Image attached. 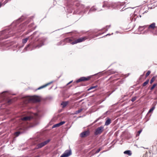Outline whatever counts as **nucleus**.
I'll return each mask as SVG.
<instances>
[{"label": "nucleus", "instance_id": "nucleus-13", "mask_svg": "<svg viewBox=\"0 0 157 157\" xmlns=\"http://www.w3.org/2000/svg\"><path fill=\"white\" fill-rule=\"evenodd\" d=\"M53 82H54V81H52L51 82H48V83L45 84L44 85H43V86L40 87H39L38 88H37V90H40V89H42L43 88H44L46 87L48 85H49L50 84H51Z\"/></svg>", "mask_w": 157, "mask_h": 157}, {"label": "nucleus", "instance_id": "nucleus-32", "mask_svg": "<svg viewBox=\"0 0 157 157\" xmlns=\"http://www.w3.org/2000/svg\"><path fill=\"white\" fill-rule=\"evenodd\" d=\"M150 73L151 71H148L146 74V77H147V76H148L150 75Z\"/></svg>", "mask_w": 157, "mask_h": 157}, {"label": "nucleus", "instance_id": "nucleus-26", "mask_svg": "<svg viewBox=\"0 0 157 157\" xmlns=\"http://www.w3.org/2000/svg\"><path fill=\"white\" fill-rule=\"evenodd\" d=\"M59 126H60V125H59V124L58 123V124H57L54 125L52 127V128H55L56 127H59Z\"/></svg>", "mask_w": 157, "mask_h": 157}, {"label": "nucleus", "instance_id": "nucleus-8", "mask_svg": "<svg viewBox=\"0 0 157 157\" xmlns=\"http://www.w3.org/2000/svg\"><path fill=\"white\" fill-rule=\"evenodd\" d=\"M91 78V76H89L87 77H81L76 81V83H78L81 81H88Z\"/></svg>", "mask_w": 157, "mask_h": 157}, {"label": "nucleus", "instance_id": "nucleus-16", "mask_svg": "<svg viewBox=\"0 0 157 157\" xmlns=\"http://www.w3.org/2000/svg\"><path fill=\"white\" fill-rule=\"evenodd\" d=\"M124 154H127L129 156H130L132 155V153L130 150H127L124 151Z\"/></svg>", "mask_w": 157, "mask_h": 157}, {"label": "nucleus", "instance_id": "nucleus-5", "mask_svg": "<svg viewBox=\"0 0 157 157\" xmlns=\"http://www.w3.org/2000/svg\"><path fill=\"white\" fill-rule=\"evenodd\" d=\"M50 141V139H48L43 142L38 144L36 145V148L38 149L42 147L47 144Z\"/></svg>", "mask_w": 157, "mask_h": 157}, {"label": "nucleus", "instance_id": "nucleus-33", "mask_svg": "<svg viewBox=\"0 0 157 157\" xmlns=\"http://www.w3.org/2000/svg\"><path fill=\"white\" fill-rule=\"evenodd\" d=\"M154 30H155V31L153 33L154 34L156 35H157V27L156 28H155V29Z\"/></svg>", "mask_w": 157, "mask_h": 157}, {"label": "nucleus", "instance_id": "nucleus-9", "mask_svg": "<svg viewBox=\"0 0 157 157\" xmlns=\"http://www.w3.org/2000/svg\"><path fill=\"white\" fill-rule=\"evenodd\" d=\"M8 94V91H4L0 94V98H2L3 100L7 99L6 97Z\"/></svg>", "mask_w": 157, "mask_h": 157}, {"label": "nucleus", "instance_id": "nucleus-22", "mask_svg": "<svg viewBox=\"0 0 157 157\" xmlns=\"http://www.w3.org/2000/svg\"><path fill=\"white\" fill-rule=\"evenodd\" d=\"M68 104V102L66 101L64 102H63L61 105L63 106V107H64L67 106V105Z\"/></svg>", "mask_w": 157, "mask_h": 157}, {"label": "nucleus", "instance_id": "nucleus-24", "mask_svg": "<svg viewBox=\"0 0 157 157\" xmlns=\"http://www.w3.org/2000/svg\"><path fill=\"white\" fill-rule=\"evenodd\" d=\"M149 82V80H147L145 82H144L143 83V86H145L146 85H147Z\"/></svg>", "mask_w": 157, "mask_h": 157}, {"label": "nucleus", "instance_id": "nucleus-14", "mask_svg": "<svg viewBox=\"0 0 157 157\" xmlns=\"http://www.w3.org/2000/svg\"><path fill=\"white\" fill-rule=\"evenodd\" d=\"M32 117L30 116H27L21 118V120L23 121H27L30 120Z\"/></svg>", "mask_w": 157, "mask_h": 157}, {"label": "nucleus", "instance_id": "nucleus-41", "mask_svg": "<svg viewBox=\"0 0 157 157\" xmlns=\"http://www.w3.org/2000/svg\"><path fill=\"white\" fill-rule=\"evenodd\" d=\"M72 82V81H70V82H69L67 84V85H68L70 83H71Z\"/></svg>", "mask_w": 157, "mask_h": 157}, {"label": "nucleus", "instance_id": "nucleus-6", "mask_svg": "<svg viewBox=\"0 0 157 157\" xmlns=\"http://www.w3.org/2000/svg\"><path fill=\"white\" fill-rule=\"evenodd\" d=\"M87 39V38L86 36L79 38L76 40L72 42L71 43V44H74L82 42V41H85Z\"/></svg>", "mask_w": 157, "mask_h": 157}, {"label": "nucleus", "instance_id": "nucleus-18", "mask_svg": "<svg viewBox=\"0 0 157 157\" xmlns=\"http://www.w3.org/2000/svg\"><path fill=\"white\" fill-rule=\"evenodd\" d=\"M148 25H145L143 26H140L139 27V29L140 30H143L144 29L147 27Z\"/></svg>", "mask_w": 157, "mask_h": 157}, {"label": "nucleus", "instance_id": "nucleus-47", "mask_svg": "<svg viewBox=\"0 0 157 157\" xmlns=\"http://www.w3.org/2000/svg\"><path fill=\"white\" fill-rule=\"evenodd\" d=\"M105 151H103L102 152H101V153H103V152H105Z\"/></svg>", "mask_w": 157, "mask_h": 157}, {"label": "nucleus", "instance_id": "nucleus-15", "mask_svg": "<svg viewBox=\"0 0 157 157\" xmlns=\"http://www.w3.org/2000/svg\"><path fill=\"white\" fill-rule=\"evenodd\" d=\"M39 35V33L37 32H34L33 34L32 35V39L33 38H36Z\"/></svg>", "mask_w": 157, "mask_h": 157}, {"label": "nucleus", "instance_id": "nucleus-31", "mask_svg": "<svg viewBox=\"0 0 157 157\" xmlns=\"http://www.w3.org/2000/svg\"><path fill=\"white\" fill-rule=\"evenodd\" d=\"M156 86V84H154L152 86V87H151V90H152L155 87V86Z\"/></svg>", "mask_w": 157, "mask_h": 157}, {"label": "nucleus", "instance_id": "nucleus-4", "mask_svg": "<svg viewBox=\"0 0 157 157\" xmlns=\"http://www.w3.org/2000/svg\"><path fill=\"white\" fill-rule=\"evenodd\" d=\"M156 27H157L155 26V23L154 22L151 25H148V30L145 31L143 33H147L148 31H152L153 30H154Z\"/></svg>", "mask_w": 157, "mask_h": 157}, {"label": "nucleus", "instance_id": "nucleus-48", "mask_svg": "<svg viewBox=\"0 0 157 157\" xmlns=\"http://www.w3.org/2000/svg\"><path fill=\"white\" fill-rule=\"evenodd\" d=\"M23 46H24V45H23V46H22L21 47H23Z\"/></svg>", "mask_w": 157, "mask_h": 157}, {"label": "nucleus", "instance_id": "nucleus-37", "mask_svg": "<svg viewBox=\"0 0 157 157\" xmlns=\"http://www.w3.org/2000/svg\"><path fill=\"white\" fill-rule=\"evenodd\" d=\"M136 17L137 16V18H138L139 17L140 18L141 17V16L140 15H137L136 14Z\"/></svg>", "mask_w": 157, "mask_h": 157}, {"label": "nucleus", "instance_id": "nucleus-20", "mask_svg": "<svg viewBox=\"0 0 157 157\" xmlns=\"http://www.w3.org/2000/svg\"><path fill=\"white\" fill-rule=\"evenodd\" d=\"M82 110H83V109H79L77 111H76L73 114H78V113H80L81 112H82Z\"/></svg>", "mask_w": 157, "mask_h": 157}, {"label": "nucleus", "instance_id": "nucleus-45", "mask_svg": "<svg viewBox=\"0 0 157 157\" xmlns=\"http://www.w3.org/2000/svg\"><path fill=\"white\" fill-rule=\"evenodd\" d=\"M23 25H21L20 26V27H22L23 26Z\"/></svg>", "mask_w": 157, "mask_h": 157}, {"label": "nucleus", "instance_id": "nucleus-46", "mask_svg": "<svg viewBox=\"0 0 157 157\" xmlns=\"http://www.w3.org/2000/svg\"><path fill=\"white\" fill-rule=\"evenodd\" d=\"M110 35V34H107V35H106V36H107V35Z\"/></svg>", "mask_w": 157, "mask_h": 157}, {"label": "nucleus", "instance_id": "nucleus-17", "mask_svg": "<svg viewBox=\"0 0 157 157\" xmlns=\"http://www.w3.org/2000/svg\"><path fill=\"white\" fill-rule=\"evenodd\" d=\"M111 123V120L110 119H108L106 121L105 123V125L107 126L109 125Z\"/></svg>", "mask_w": 157, "mask_h": 157}, {"label": "nucleus", "instance_id": "nucleus-25", "mask_svg": "<svg viewBox=\"0 0 157 157\" xmlns=\"http://www.w3.org/2000/svg\"><path fill=\"white\" fill-rule=\"evenodd\" d=\"M97 87V85L96 86H91L88 89V90H91V89L95 88Z\"/></svg>", "mask_w": 157, "mask_h": 157}, {"label": "nucleus", "instance_id": "nucleus-30", "mask_svg": "<svg viewBox=\"0 0 157 157\" xmlns=\"http://www.w3.org/2000/svg\"><path fill=\"white\" fill-rule=\"evenodd\" d=\"M20 132H15V135L16 136H18L20 134Z\"/></svg>", "mask_w": 157, "mask_h": 157}, {"label": "nucleus", "instance_id": "nucleus-27", "mask_svg": "<svg viewBox=\"0 0 157 157\" xmlns=\"http://www.w3.org/2000/svg\"><path fill=\"white\" fill-rule=\"evenodd\" d=\"M98 75L99 77H101L102 75V74L101 73V72H100L94 75Z\"/></svg>", "mask_w": 157, "mask_h": 157}, {"label": "nucleus", "instance_id": "nucleus-39", "mask_svg": "<svg viewBox=\"0 0 157 157\" xmlns=\"http://www.w3.org/2000/svg\"><path fill=\"white\" fill-rule=\"evenodd\" d=\"M142 131V130H140L138 132V133L139 134H140Z\"/></svg>", "mask_w": 157, "mask_h": 157}, {"label": "nucleus", "instance_id": "nucleus-23", "mask_svg": "<svg viewBox=\"0 0 157 157\" xmlns=\"http://www.w3.org/2000/svg\"><path fill=\"white\" fill-rule=\"evenodd\" d=\"M155 106H153L150 109L148 113H149L153 111V110L155 109Z\"/></svg>", "mask_w": 157, "mask_h": 157}, {"label": "nucleus", "instance_id": "nucleus-2", "mask_svg": "<svg viewBox=\"0 0 157 157\" xmlns=\"http://www.w3.org/2000/svg\"><path fill=\"white\" fill-rule=\"evenodd\" d=\"M25 100L26 101V103L31 101L33 102H39L40 101L39 98L36 96L27 97L25 98Z\"/></svg>", "mask_w": 157, "mask_h": 157}, {"label": "nucleus", "instance_id": "nucleus-7", "mask_svg": "<svg viewBox=\"0 0 157 157\" xmlns=\"http://www.w3.org/2000/svg\"><path fill=\"white\" fill-rule=\"evenodd\" d=\"M104 130V127L102 126H100L97 128L95 130L94 133L96 135L100 134L103 132Z\"/></svg>", "mask_w": 157, "mask_h": 157}, {"label": "nucleus", "instance_id": "nucleus-19", "mask_svg": "<svg viewBox=\"0 0 157 157\" xmlns=\"http://www.w3.org/2000/svg\"><path fill=\"white\" fill-rule=\"evenodd\" d=\"M29 38V37H28V38H26L25 39H23L22 40V43L24 44H25L27 42Z\"/></svg>", "mask_w": 157, "mask_h": 157}, {"label": "nucleus", "instance_id": "nucleus-10", "mask_svg": "<svg viewBox=\"0 0 157 157\" xmlns=\"http://www.w3.org/2000/svg\"><path fill=\"white\" fill-rule=\"evenodd\" d=\"M71 154V150H67L60 156V157H68Z\"/></svg>", "mask_w": 157, "mask_h": 157}, {"label": "nucleus", "instance_id": "nucleus-36", "mask_svg": "<svg viewBox=\"0 0 157 157\" xmlns=\"http://www.w3.org/2000/svg\"><path fill=\"white\" fill-rule=\"evenodd\" d=\"M101 150V148H99L97 149L95 152V153H98Z\"/></svg>", "mask_w": 157, "mask_h": 157}, {"label": "nucleus", "instance_id": "nucleus-11", "mask_svg": "<svg viewBox=\"0 0 157 157\" xmlns=\"http://www.w3.org/2000/svg\"><path fill=\"white\" fill-rule=\"evenodd\" d=\"M90 134V132L89 131H86L82 132L80 134V136L81 137H85L88 136Z\"/></svg>", "mask_w": 157, "mask_h": 157}, {"label": "nucleus", "instance_id": "nucleus-42", "mask_svg": "<svg viewBox=\"0 0 157 157\" xmlns=\"http://www.w3.org/2000/svg\"><path fill=\"white\" fill-rule=\"evenodd\" d=\"M110 25L107 26H106V27H108V28H109V27H110Z\"/></svg>", "mask_w": 157, "mask_h": 157}, {"label": "nucleus", "instance_id": "nucleus-44", "mask_svg": "<svg viewBox=\"0 0 157 157\" xmlns=\"http://www.w3.org/2000/svg\"><path fill=\"white\" fill-rule=\"evenodd\" d=\"M20 20V19H19L17 21V22H19V20Z\"/></svg>", "mask_w": 157, "mask_h": 157}, {"label": "nucleus", "instance_id": "nucleus-1", "mask_svg": "<svg viewBox=\"0 0 157 157\" xmlns=\"http://www.w3.org/2000/svg\"><path fill=\"white\" fill-rule=\"evenodd\" d=\"M45 40V39L44 38H42V39H40L39 40H38V44L36 45H35L34 44H32V48L31 49H30V47L31 45V44H29L25 47L23 50V51L22 52H24L29 50L32 51L36 48H40L44 45V42Z\"/></svg>", "mask_w": 157, "mask_h": 157}, {"label": "nucleus", "instance_id": "nucleus-3", "mask_svg": "<svg viewBox=\"0 0 157 157\" xmlns=\"http://www.w3.org/2000/svg\"><path fill=\"white\" fill-rule=\"evenodd\" d=\"M11 32H9L7 30H4L2 32H1L0 33V34H1L0 39H6L8 37H10V34H11Z\"/></svg>", "mask_w": 157, "mask_h": 157}, {"label": "nucleus", "instance_id": "nucleus-43", "mask_svg": "<svg viewBox=\"0 0 157 157\" xmlns=\"http://www.w3.org/2000/svg\"><path fill=\"white\" fill-rule=\"evenodd\" d=\"M24 29H22V30H21V31H19V32L23 31H24Z\"/></svg>", "mask_w": 157, "mask_h": 157}, {"label": "nucleus", "instance_id": "nucleus-12", "mask_svg": "<svg viewBox=\"0 0 157 157\" xmlns=\"http://www.w3.org/2000/svg\"><path fill=\"white\" fill-rule=\"evenodd\" d=\"M136 14L135 12L133 14H132L130 17L131 20L132 21H135L137 18V16L136 17Z\"/></svg>", "mask_w": 157, "mask_h": 157}, {"label": "nucleus", "instance_id": "nucleus-34", "mask_svg": "<svg viewBox=\"0 0 157 157\" xmlns=\"http://www.w3.org/2000/svg\"><path fill=\"white\" fill-rule=\"evenodd\" d=\"M65 123V122L63 121H61V122H60V123H59V124L60 126L62 125L63 124H64Z\"/></svg>", "mask_w": 157, "mask_h": 157}, {"label": "nucleus", "instance_id": "nucleus-35", "mask_svg": "<svg viewBox=\"0 0 157 157\" xmlns=\"http://www.w3.org/2000/svg\"><path fill=\"white\" fill-rule=\"evenodd\" d=\"M7 102L8 103L10 104L12 102V99H7Z\"/></svg>", "mask_w": 157, "mask_h": 157}, {"label": "nucleus", "instance_id": "nucleus-29", "mask_svg": "<svg viewBox=\"0 0 157 157\" xmlns=\"http://www.w3.org/2000/svg\"><path fill=\"white\" fill-rule=\"evenodd\" d=\"M109 7V5H108V3H105L104 5H103L102 6V7Z\"/></svg>", "mask_w": 157, "mask_h": 157}, {"label": "nucleus", "instance_id": "nucleus-28", "mask_svg": "<svg viewBox=\"0 0 157 157\" xmlns=\"http://www.w3.org/2000/svg\"><path fill=\"white\" fill-rule=\"evenodd\" d=\"M136 98L137 97H132L131 99V101L132 102H134L136 100Z\"/></svg>", "mask_w": 157, "mask_h": 157}, {"label": "nucleus", "instance_id": "nucleus-40", "mask_svg": "<svg viewBox=\"0 0 157 157\" xmlns=\"http://www.w3.org/2000/svg\"><path fill=\"white\" fill-rule=\"evenodd\" d=\"M154 80H153V78H152L151 81H150V82H151V83H152L153 82Z\"/></svg>", "mask_w": 157, "mask_h": 157}, {"label": "nucleus", "instance_id": "nucleus-21", "mask_svg": "<svg viewBox=\"0 0 157 157\" xmlns=\"http://www.w3.org/2000/svg\"><path fill=\"white\" fill-rule=\"evenodd\" d=\"M97 9L94 7H92L90 10L89 13H90V12H94L96 11Z\"/></svg>", "mask_w": 157, "mask_h": 157}, {"label": "nucleus", "instance_id": "nucleus-38", "mask_svg": "<svg viewBox=\"0 0 157 157\" xmlns=\"http://www.w3.org/2000/svg\"><path fill=\"white\" fill-rule=\"evenodd\" d=\"M99 118L97 119L95 121H94V122L93 123H95L96 122L98 121V120H99Z\"/></svg>", "mask_w": 157, "mask_h": 157}]
</instances>
